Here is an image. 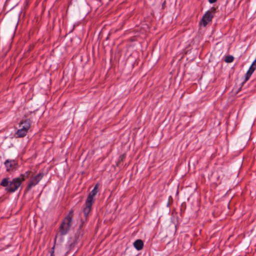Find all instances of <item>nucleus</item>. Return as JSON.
Instances as JSON below:
<instances>
[{"instance_id": "nucleus-1", "label": "nucleus", "mask_w": 256, "mask_h": 256, "mask_svg": "<svg viewBox=\"0 0 256 256\" xmlns=\"http://www.w3.org/2000/svg\"><path fill=\"white\" fill-rule=\"evenodd\" d=\"M9 179L8 178H3L0 183V186L6 187L5 190L8 192L13 193L18 189L22 182L19 177L15 178L10 181Z\"/></svg>"}, {"instance_id": "nucleus-2", "label": "nucleus", "mask_w": 256, "mask_h": 256, "mask_svg": "<svg viewBox=\"0 0 256 256\" xmlns=\"http://www.w3.org/2000/svg\"><path fill=\"white\" fill-rule=\"evenodd\" d=\"M74 217V210H70L67 216L62 220L59 228V232L62 236L66 235L69 232L72 226Z\"/></svg>"}, {"instance_id": "nucleus-3", "label": "nucleus", "mask_w": 256, "mask_h": 256, "mask_svg": "<svg viewBox=\"0 0 256 256\" xmlns=\"http://www.w3.org/2000/svg\"><path fill=\"white\" fill-rule=\"evenodd\" d=\"M44 173L42 172H40L35 176L31 175L27 183L26 186L24 189V194L30 192L33 187L37 185L44 178Z\"/></svg>"}, {"instance_id": "nucleus-4", "label": "nucleus", "mask_w": 256, "mask_h": 256, "mask_svg": "<svg viewBox=\"0 0 256 256\" xmlns=\"http://www.w3.org/2000/svg\"><path fill=\"white\" fill-rule=\"evenodd\" d=\"M214 10H214V11L208 10L206 12L200 22V24L201 26L204 27L208 24V22L212 20V19L214 18Z\"/></svg>"}, {"instance_id": "nucleus-5", "label": "nucleus", "mask_w": 256, "mask_h": 256, "mask_svg": "<svg viewBox=\"0 0 256 256\" xmlns=\"http://www.w3.org/2000/svg\"><path fill=\"white\" fill-rule=\"evenodd\" d=\"M93 204L88 202H86L85 204L86 207L83 210V214L84 217V218H82L81 220V224L80 226V227H82V225L84 223L86 222L88 219V214L91 211L92 206Z\"/></svg>"}, {"instance_id": "nucleus-6", "label": "nucleus", "mask_w": 256, "mask_h": 256, "mask_svg": "<svg viewBox=\"0 0 256 256\" xmlns=\"http://www.w3.org/2000/svg\"><path fill=\"white\" fill-rule=\"evenodd\" d=\"M4 164L7 172L12 171L17 168L18 163L14 160H7Z\"/></svg>"}, {"instance_id": "nucleus-7", "label": "nucleus", "mask_w": 256, "mask_h": 256, "mask_svg": "<svg viewBox=\"0 0 256 256\" xmlns=\"http://www.w3.org/2000/svg\"><path fill=\"white\" fill-rule=\"evenodd\" d=\"M98 184H96L93 190L89 193L88 196L86 198V202L90 203L93 204L94 202V197L96 196V194L98 192Z\"/></svg>"}, {"instance_id": "nucleus-8", "label": "nucleus", "mask_w": 256, "mask_h": 256, "mask_svg": "<svg viewBox=\"0 0 256 256\" xmlns=\"http://www.w3.org/2000/svg\"><path fill=\"white\" fill-rule=\"evenodd\" d=\"M31 126V120L30 119H26L24 120H22L20 122L19 126L20 128H22L27 132L30 128Z\"/></svg>"}, {"instance_id": "nucleus-9", "label": "nucleus", "mask_w": 256, "mask_h": 256, "mask_svg": "<svg viewBox=\"0 0 256 256\" xmlns=\"http://www.w3.org/2000/svg\"><path fill=\"white\" fill-rule=\"evenodd\" d=\"M256 69V66H254V64H252L251 66H250L249 70L247 72L245 76V80L242 82V84H244L245 82H246L247 80H248L252 74V73L254 72L255 70Z\"/></svg>"}, {"instance_id": "nucleus-10", "label": "nucleus", "mask_w": 256, "mask_h": 256, "mask_svg": "<svg viewBox=\"0 0 256 256\" xmlns=\"http://www.w3.org/2000/svg\"><path fill=\"white\" fill-rule=\"evenodd\" d=\"M220 177V176L218 172H214L212 174L209 178L212 183L218 184H220V182H218Z\"/></svg>"}, {"instance_id": "nucleus-11", "label": "nucleus", "mask_w": 256, "mask_h": 256, "mask_svg": "<svg viewBox=\"0 0 256 256\" xmlns=\"http://www.w3.org/2000/svg\"><path fill=\"white\" fill-rule=\"evenodd\" d=\"M134 247L138 250H141L144 247L143 241L141 240H137L134 242Z\"/></svg>"}, {"instance_id": "nucleus-12", "label": "nucleus", "mask_w": 256, "mask_h": 256, "mask_svg": "<svg viewBox=\"0 0 256 256\" xmlns=\"http://www.w3.org/2000/svg\"><path fill=\"white\" fill-rule=\"evenodd\" d=\"M32 173L31 170H27L24 174H21L19 176L20 178L23 182L26 180V178H30L31 176L30 174Z\"/></svg>"}, {"instance_id": "nucleus-13", "label": "nucleus", "mask_w": 256, "mask_h": 256, "mask_svg": "<svg viewBox=\"0 0 256 256\" xmlns=\"http://www.w3.org/2000/svg\"><path fill=\"white\" fill-rule=\"evenodd\" d=\"M27 133L28 132L26 131L22 128H20L16 132V135L17 138H23L26 135Z\"/></svg>"}, {"instance_id": "nucleus-14", "label": "nucleus", "mask_w": 256, "mask_h": 256, "mask_svg": "<svg viewBox=\"0 0 256 256\" xmlns=\"http://www.w3.org/2000/svg\"><path fill=\"white\" fill-rule=\"evenodd\" d=\"M234 58L232 56H228L226 57L225 62L228 63L232 62L234 61Z\"/></svg>"}, {"instance_id": "nucleus-15", "label": "nucleus", "mask_w": 256, "mask_h": 256, "mask_svg": "<svg viewBox=\"0 0 256 256\" xmlns=\"http://www.w3.org/2000/svg\"><path fill=\"white\" fill-rule=\"evenodd\" d=\"M54 246L52 248L50 251V256H54Z\"/></svg>"}, {"instance_id": "nucleus-16", "label": "nucleus", "mask_w": 256, "mask_h": 256, "mask_svg": "<svg viewBox=\"0 0 256 256\" xmlns=\"http://www.w3.org/2000/svg\"><path fill=\"white\" fill-rule=\"evenodd\" d=\"M217 0H208V2L210 4H213L216 2Z\"/></svg>"}]
</instances>
